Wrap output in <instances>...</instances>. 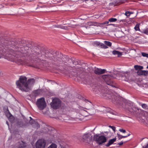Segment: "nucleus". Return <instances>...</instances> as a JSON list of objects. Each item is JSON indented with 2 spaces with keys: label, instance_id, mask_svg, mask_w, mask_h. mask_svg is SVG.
Listing matches in <instances>:
<instances>
[{
  "label": "nucleus",
  "instance_id": "obj_27",
  "mask_svg": "<svg viewBox=\"0 0 148 148\" xmlns=\"http://www.w3.org/2000/svg\"><path fill=\"white\" fill-rule=\"evenodd\" d=\"M134 28L136 31H140L139 28V24H136Z\"/></svg>",
  "mask_w": 148,
  "mask_h": 148
},
{
  "label": "nucleus",
  "instance_id": "obj_38",
  "mask_svg": "<svg viewBox=\"0 0 148 148\" xmlns=\"http://www.w3.org/2000/svg\"><path fill=\"white\" fill-rule=\"evenodd\" d=\"M143 32L144 33H145L146 34H147V35L148 34V30H145Z\"/></svg>",
  "mask_w": 148,
  "mask_h": 148
},
{
  "label": "nucleus",
  "instance_id": "obj_13",
  "mask_svg": "<svg viewBox=\"0 0 148 148\" xmlns=\"http://www.w3.org/2000/svg\"><path fill=\"white\" fill-rule=\"evenodd\" d=\"M130 73L129 72H126L123 73V75L121 77L122 79L125 81H127L129 79Z\"/></svg>",
  "mask_w": 148,
  "mask_h": 148
},
{
  "label": "nucleus",
  "instance_id": "obj_25",
  "mask_svg": "<svg viewBox=\"0 0 148 148\" xmlns=\"http://www.w3.org/2000/svg\"><path fill=\"white\" fill-rule=\"evenodd\" d=\"M109 21L110 23H112V22H116L117 20V19L116 18H109Z\"/></svg>",
  "mask_w": 148,
  "mask_h": 148
},
{
  "label": "nucleus",
  "instance_id": "obj_9",
  "mask_svg": "<svg viewBox=\"0 0 148 148\" xmlns=\"http://www.w3.org/2000/svg\"><path fill=\"white\" fill-rule=\"evenodd\" d=\"M82 139L83 142L87 143H89L92 140L91 135L87 133H85L82 136Z\"/></svg>",
  "mask_w": 148,
  "mask_h": 148
},
{
  "label": "nucleus",
  "instance_id": "obj_12",
  "mask_svg": "<svg viewBox=\"0 0 148 148\" xmlns=\"http://www.w3.org/2000/svg\"><path fill=\"white\" fill-rule=\"evenodd\" d=\"M106 70L105 69H101L98 68H95L94 70V73L98 75L104 73Z\"/></svg>",
  "mask_w": 148,
  "mask_h": 148
},
{
  "label": "nucleus",
  "instance_id": "obj_39",
  "mask_svg": "<svg viewBox=\"0 0 148 148\" xmlns=\"http://www.w3.org/2000/svg\"><path fill=\"white\" fill-rule=\"evenodd\" d=\"M123 141L121 142L120 143H119L117 144V145H119V146H121L123 145Z\"/></svg>",
  "mask_w": 148,
  "mask_h": 148
},
{
  "label": "nucleus",
  "instance_id": "obj_17",
  "mask_svg": "<svg viewBox=\"0 0 148 148\" xmlns=\"http://www.w3.org/2000/svg\"><path fill=\"white\" fill-rule=\"evenodd\" d=\"M41 92V91L40 90L37 89L33 91V93L34 96H37L40 94Z\"/></svg>",
  "mask_w": 148,
  "mask_h": 148
},
{
  "label": "nucleus",
  "instance_id": "obj_11",
  "mask_svg": "<svg viewBox=\"0 0 148 148\" xmlns=\"http://www.w3.org/2000/svg\"><path fill=\"white\" fill-rule=\"evenodd\" d=\"M54 129L50 126L46 125L45 126L42 130L43 132L45 133H47L50 134L51 131Z\"/></svg>",
  "mask_w": 148,
  "mask_h": 148
},
{
  "label": "nucleus",
  "instance_id": "obj_20",
  "mask_svg": "<svg viewBox=\"0 0 148 148\" xmlns=\"http://www.w3.org/2000/svg\"><path fill=\"white\" fill-rule=\"evenodd\" d=\"M112 53L114 55H117L118 56H119L122 55V53L120 52L117 51H113Z\"/></svg>",
  "mask_w": 148,
  "mask_h": 148
},
{
  "label": "nucleus",
  "instance_id": "obj_40",
  "mask_svg": "<svg viewBox=\"0 0 148 148\" xmlns=\"http://www.w3.org/2000/svg\"><path fill=\"white\" fill-rule=\"evenodd\" d=\"M143 148H148V143L145 146L143 147Z\"/></svg>",
  "mask_w": 148,
  "mask_h": 148
},
{
  "label": "nucleus",
  "instance_id": "obj_26",
  "mask_svg": "<svg viewBox=\"0 0 148 148\" xmlns=\"http://www.w3.org/2000/svg\"><path fill=\"white\" fill-rule=\"evenodd\" d=\"M104 42L106 45H107L109 47H110L111 46L112 43L111 42H110L109 41H104Z\"/></svg>",
  "mask_w": 148,
  "mask_h": 148
},
{
  "label": "nucleus",
  "instance_id": "obj_18",
  "mask_svg": "<svg viewBox=\"0 0 148 148\" xmlns=\"http://www.w3.org/2000/svg\"><path fill=\"white\" fill-rule=\"evenodd\" d=\"M19 146L17 148H24L26 147L25 143L23 141H20L19 142Z\"/></svg>",
  "mask_w": 148,
  "mask_h": 148
},
{
  "label": "nucleus",
  "instance_id": "obj_14",
  "mask_svg": "<svg viewBox=\"0 0 148 148\" xmlns=\"http://www.w3.org/2000/svg\"><path fill=\"white\" fill-rule=\"evenodd\" d=\"M87 25L89 26H100L99 23H98L95 22L93 21H89L87 23Z\"/></svg>",
  "mask_w": 148,
  "mask_h": 148
},
{
  "label": "nucleus",
  "instance_id": "obj_6",
  "mask_svg": "<svg viewBox=\"0 0 148 148\" xmlns=\"http://www.w3.org/2000/svg\"><path fill=\"white\" fill-rule=\"evenodd\" d=\"M36 105L40 110H43L46 106V104L45 99L42 97L38 99L36 102Z\"/></svg>",
  "mask_w": 148,
  "mask_h": 148
},
{
  "label": "nucleus",
  "instance_id": "obj_8",
  "mask_svg": "<svg viewBox=\"0 0 148 148\" xmlns=\"http://www.w3.org/2000/svg\"><path fill=\"white\" fill-rule=\"evenodd\" d=\"M46 143L45 140L44 139H39L36 143V148H45Z\"/></svg>",
  "mask_w": 148,
  "mask_h": 148
},
{
  "label": "nucleus",
  "instance_id": "obj_31",
  "mask_svg": "<svg viewBox=\"0 0 148 148\" xmlns=\"http://www.w3.org/2000/svg\"><path fill=\"white\" fill-rule=\"evenodd\" d=\"M148 71L143 70V75L145 76H147L148 75Z\"/></svg>",
  "mask_w": 148,
  "mask_h": 148
},
{
  "label": "nucleus",
  "instance_id": "obj_44",
  "mask_svg": "<svg viewBox=\"0 0 148 148\" xmlns=\"http://www.w3.org/2000/svg\"><path fill=\"white\" fill-rule=\"evenodd\" d=\"M1 58V55H0V58Z\"/></svg>",
  "mask_w": 148,
  "mask_h": 148
},
{
  "label": "nucleus",
  "instance_id": "obj_24",
  "mask_svg": "<svg viewBox=\"0 0 148 148\" xmlns=\"http://www.w3.org/2000/svg\"><path fill=\"white\" fill-rule=\"evenodd\" d=\"M47 148H57V145L56 144L53 143Z\"/></svg>",
  "mask_w": 148,
  "mask_h": 148
},
{
  "label": "nucleus",
  "instance_id": "obj_43",
  "mask_svg": "<svg viewBox=\"0 0 148 148\" xmlns=\"http://www.w3.org/2000/svg\"><path fill=\"white\" fill-rule=\"evenodd\" d=\"M86 1H88L89 0H84Z\"/></svg>",
  "mask_w": 148,
  "mask_h": 148
},
{
  "label": "nucleus",
  "instance_id": "obj_1",
  "mask_svg": "<svg viewBox=\"0 0 148 148\" xmlns=\"http://www.w3.org/2000/svg\"><path fill=\"white\" fill-rule=\"evenodd\" d=\"M9 51L10 54L16 58L29 56L37 62L44 60V58H47L53 60L55 62L54 64L59 66H64L66 62L65 61V58L62 57V54L56 51L54 56L49 54V56L47 57L41 53L38 47H35L32 49L29 48L24 42L20 43L19 45H13Z\"/></svg>",
  "mask_w": 148,
  "mask_h": 148
},
{
  "label": "nucleus",
  "instance_id": "obj_37",
  "mask_svg": "<svg viewBox=\"0 0 148 148\" xmlns=\"http://www.w3.org/2000/svg\"><path fill=\"white\" fill-rule=\"evenodd\" d=\"M95 44L97 46L100 45V44H101L99 42H95Z\"/></svg>",
  "mask_w": 148,
  "mask_h": 148
},
{
  "label": "nucleus",
  "instance_id": "obj_30",
  "mask_svg": "<svg viewBox=\"0 0 148 148\" xmlns=\"http://www.w3.org/2000/svg\"><path fill=\"white\" fill-rule=\"evenodd\" d=\"M142 55L144 57H146L148 58V54L144 52L141 53Z\"/></svg>",
  "mask_w": 148,
  "mask_h": 148
},
{
  "label": "nucleus",
  "instance_id": "obj_21",
  "mask_svg": "<svg viewBox=\"0 0 148 148\" xmlns=\"http://www.w3.org/2000/svg\"><path fill=\"white\" fill-rule=\"evenodd\" d=\"M134 68L136 70H138H138L143 69V67L142 66L136 65L134 66Z\"/></svg>",
  "mask_w": 148,
  "mask_h": 148
},
{
  "label": "nucleus",
  "instance_id": "obj_4",
  "mask_svg": "<svg viewBox=\"0 0 148 148\" xmlns=\"http://www.w3.org/2000/svg\"><path fill=\"white\" fill-rule=\"evenodd\" d=\"M93 139L99 145H102L107 141V138L104 136H99L97 134L94 135Z\"/></svg>",
  "mask_w": 148,
  "mask_h": 148
},
{
  "label": "nucleus",
  "instance_id": "obj_10",
  "mask_svg": "<svg viewBox=\"0 0 148 148\" xmlns=\"http://www.w3.org/2000/svg\"><path fill=\"white\" fill-rule=\"evenodd\" d=\"M54 129L50 126L46 125L45 126L42 130L43 132L45 133H47L50 134L51 131Z\"/></svg>",
  "mask_w": 148,
  "mask_h": 148
},
{
  "label": "nucleus",
  "instance_id": "obj_45",
  "mask_svg": "<svg viewBox=\"0 0 148 148\" xmlns=\"http://www.w3.org/2000/svg\"><path fill=\"white\" fill-rule=\"evenodd\" d=\"M62 148H65L64 147H62Z\"/></svg>",
  "mask_w": 148,
  "mask_h": 148
},
{
  "label": "nucleus",
  "instance_id": "obj_34",
  "mask_svg": "<svg viewBox=\"0 0 148 148\" xmlns=\"http://www.w3.org/2000/svg\"><path fill=\"white\" fill-rule=\"evenodd\" d=\"M142 107L143 108H146L147 107V105L145 104H143L141 105Z\"/></svg>",
  "mask_w": 148,
  "mask_h": 148
},
{
  "label": "nucleus",
  "instance_id": "obj_33",
  "mask_svg": "<svg viewBox=\"0 0 148 148\" xmlns=\"http://www.w3.org/2000/svg\"><path fill=\"white\" fill-rule=\"evenodd\" d=\"M119 131L120 132H123V133H125L126 132L125 130L123 129H120L119 130Z\"/></svg>",
  "mask_w": 148,
  "mask_h": 148
},
{
  "label": "nucleus",
  "instance_id": "obj_16",
  "mask_svg": "<svg viewBox=\"0 0 148 148\" xmlns=\"http://www.w3.org/2000/svg\"><path fill=\"white\" fill-rule=\"evenodd\" d=\"M116 139V138H115L110 140L108 143L106 145V146L107 147L109 146L110 145L113 144L114 142H115Z\"/></svg>",
  "mask_w": 148,
  "mask_h": 148
},
{
  "label": "nucleus",
  "instance_id": "obj_15",
  "mask_svg": "<svg viewBox=\"0 0 148 148\" xmlns=\"http://www.w3.org/2000/svg\"><path fill=\"white\" fill-rule=\"evenodd\" d=\"M14 60L19 64H27V62L21 59H15Z\"/></svg>",
  "mask_w": 148,
  "mask_h": 148
},
{
  "label": "nucleus",
  "instance_id": "obj_28",
  "mask_svg": "<svg viewBox=\"0 0 148 148\" xmlns=\"http://www.w3.org/2000/svg\"><path fill=\"white\" fill-rule=\"evenodd\" d=\"M137 74L139 75H143V70H140L137 71Z\"/></svg>",
  "mask_w": 148,
  "mask_h": 148
},
{
  "label": "nucleus",
  "instance_id": "obj_29",
  "mask_svg": "<svg viewBox=\"0 0 148 148\" xmlns=\"http://www.w3.org/2000/svg\"><path fill=\"white\" fill-rule=\"evenodd\" d=\"M100 46L102 48L104 49H106L108 48V47L105 44H104L103 43H101L100 44Z\"/></svg>",
  "mask_w": 148,
  "mask_h": 148
},
{
  "label": "nucleus",
  "instance_id": "obj_42",
  "mask_svg": "<svg viewBox=\"0 0 148 148\" xmlns=\"http://www.w3.org/2000/svg\"><path fill=\"white\" fill-rule=\"evenodd\" d=\"M6 123H7V125H8V122H7H7H6Z\"/></svg>",
  "mask_w": 148,
  "mask_h": 148
},
{
  "label": "nucleus",
  "instance_id": "obj_7",
  "mask_svg": "<svg viewBox=\"0 0 148 148\" xmlns=\"http://www.w3.org/2000/svg\"><path fill=\"white\" fill-rule=\"evenodd\" d=\"M61 101L58 99L55 98L52 100V101L51 103V107L54 109H57L59 108L61 106Z\"/></svg>",
  "mask_w": 148,
  "mask_h": 148
},
{
  "label": "nucleus",
  "instance_id": "obj_22",
  "mask_svg": "<svg viewBox=\"0 0 148 148\" xmlns=\"http://www.w3.org/2000/svg\"><path fill=\"white\" fill-rule=\"evenodd\" d=\"M117 134L118 137L119 138V139H121L122 138H124L127 137L128 136H130V134H129L126 136H123L121 135L120 134Z\"/></svg>",
  "mask_w": 148,
  "mask_h": 148
},
{
  "label": "nucleus",
  "instance_id": "obj_32",
  "mask_svg": "<svg viewBox=\"0 0 148 148\" xmlns=\"http://www.w3.org/2000/svg\"><path fill=\"white\" fill-rule=\"evenodd\" d=\"M131 14L130 12H129V11H127L125 12V15L127 16H129L130 15V14Z\"/></svg>",
  "mask_w": 148,
  "mask_h": 148
},
{
  "label": "nucleus",
  "instance_id": "obj_5",
  "mask_svg": "<svg viewBox=\"0 0 148 148\" xmlns=\"http://www.w3.org/2000/svg\"><path fill=\"white\" fill-rule=\"evenodd\" d=\"M102 77L104 79L105 81L108 85L113 87H115V83L113 82L112 80V76L109 75H104L102 76Z\"/></svg>",
  "mask_w": 148,
  "mask_h": 148
},
{
  "label": "nucleus",
  "instance_id": "obj_2",
  "mask_svg": "<svg viewBox=\"0 0 148 148\" xmlns=\"http://www.w3.org/2000/svg\"><path fill=\"white\" fill-rule=\"evenodd\" d=\"M35 83V80L33 78L28 79L25 76H21L19 79L16 82L17 87L22 91L28 92L31 90Z\"/></svg>",
  "mask_w": 148,
  "mask_h": 148
},
{
  "label": "nucleus",
  "instance_id": "obj_23",
  "mask_svg": "<svg viewBox=\"0 0 148 148\" xmlns=\"http://www.w3.org/2000/svg\"><path fill=\"white\" fill-rule=\"evenodd\" d=\"M30 123H31L32 124H33L34 123L36 125V127L37 128V129H38V128H39L40 126L39 124H38V123H37V122H36V121H35L33 120L32 121L33 122L32 123V121H30Z\"/></svg>",
  "mask_w": 148,
  "mask_h": 148
},
{
  "label": "nucleus",
  "instance_id": "obj_3",
  "mask_svg": "<svg viewBox=\"0 0 148 148\" xmlns=\"http://www.w3.org/2000/svg\"><path fill=\"white\" fill-rule=\"evenodd\" d=\"M106 96L109 99H110L113 103L116 104L120 108H123L130 111H132L130 109L129 104L128 103H125L123 101L122 98L120 97L117 96L112 94L110 95L108 94L106 95Z\"/></svg>",
  "mask_w": 148,
  "mask_h": 148
},
{
  "label": "nucleus",
  "instance_id": "obj_46",
  "mask_svg": "<svg viewBox=\"0 0 148 148\" xmlns=\"http://www.w3.org/2000/svg\"><path fill=\"white\" fill-rule=\"evenodd\" d=\"M143 139V138H142V140Z\"/></svg>",
  "mask_w": 148,
  "mask_h": 148
},
{
  "label": "nucleus",
  "instance_id": "obj_36",
  "mask_svg": "<svg viewBox=\"0 0 148 148\" xmlns=\"http://www.w3.org/2000/svg\"><path fill=\"white\" fill-rule=\"evenodd\" d=\"M109 127L111 128L114 132L115 131L116 128L115 127L113 126H109Z\"/></svg>",
  "mask_w": 148,
  "mask_h": 148
},
{
  "label": "nucleus",
  "instance_id": "obj_35",
  "mask_svg": "<svg viewBox=\"0 0 148 148\" xmlns=\"http://www.w3.org/2000/svg\"><path fill=\"white\" fill-rule=\"evenodd\" d=\"M65 27L61 25H58L57 27L61 29H65Z\"/></svg>",
  "mask_w": 148,
  "mask_h": 148
},
{
  "label": "nucleus",
  "instance_id": "obj_19",
  "mask_svg": "<svg viewBox=\"0 0 148 148\" xmlns=\"http://www.w3.org/2000/svg\"><path fill=\"white\" fill-rule=\"evenodd\" d=\"M109 22H110L108 20V21H106L102 23H99L100 26L104 25H105L107 26L113 25V24H109Z\"/></svg>",
  "mask_w": 148,
  "mask_h": 148
},
{
  "label": "nucleus",
  "instance_id": "obj_41",
  "mask_svg": "<svg viewBox=\"0 0 148 148\" xmlns=\"http://www.w3.org/2000/svg\"><path fill=\"white\" fill-rule=\"evenodd\" d=\"M29 118L31 119V120H32V119L31 117H30Z\"/></svg>",
  "mask_w": 148,
  "mask_h": 148
}]
</instances>
